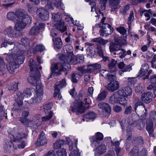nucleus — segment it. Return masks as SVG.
I'll use <instances>...</instances> for the list:
<instances>
[{"label": "nucleus", "mask_w": 156, "mask_h": 156, "mask_svg": "<svg viewBox=\"0 0 156 156\" xmlns=\"http://www.w3.org/2000/svg\"><path fill=\"white\" fill-rule=\"evenodd\" d=\"M11 51L12 54H9L6 59L8 62L7 69L9 72L12 73L14 72L16 65L21 64L23 63L24 60L23 55L26 53V51H20L18 48L17 46H15Z\"/></svg>", "instance_id": "obj_1"}, {"label": "nucleus", "mask_w": 156, "mask_h": 156, "mask_svg": "<svg viewBox=\"0 0 156 156\" xmlns=\"http://www.w3.org/2000/svg\"><path fill=\"white\" fill-rule=\"evenodd\" d=\"M35 62L33 59H31L30 61L29 66L31 75L27 79L29 83L34 85L37 82V80H39L40 77V72L38 70Z\"/></svg>", "instance_id": "obj_2"}, {"label": "nucleus", "mask_w": 156, "mask_h": 156, "mask_svg": "<svg viewBox=\"0 0 156 156\" xmlns=\"http://www.w3.org/2000/svg\"><path fill=\"white\" fill-rule=\"evenodd\" d=\"M37 82L36 83V88L34 93V96L30 99L27 101L28 103L31 104L38 103L41 101L43 98V85L39 80H37Z\"/></svg>", "instance_id": "obj_3"}, {"label": "nucleus", "mask_w": 156, "mask_h": 156, "mask_svg": "<svg viewBox=\"0 0 156 156\" xmlns=\"http://www.w3.org/2000/svg\"><path fill=\"white\" fill-rule=\"evenodd\" d=\"M59 58L62 60V63H65L64 69L69 70L71 69L70 64H76L79 62V59L75 56L73 54V55H69L66 56L65 55L62 54L59 57Z\"/></svg>", "instance_id": "obj_4"}, {"label": "nucleus", "mask_w": 156, "mask_h": 156, "mask_svg": "<svg viewBox=\"0 0 156 156\" xmlns=\"http://www.w3.org/2000/svg\"><path fill=\"white\" fill-rule=\"evenodd\" d=\"M31 21V18L27 15L26 12V16L17 19L15 24L16 30L17 31H21L25 28L27 24H30Z\"/></svg>", "instance_id": "obj_5"}, {"label": "nucleus", "mask_w": 156, "mask_h": 156, "mask_svg": "<svg viewBox=\"0 0 156 156\" xmlns=\"http://www.w3.org/2000/svg\"><path fill=\"white\" fill-rule=\"evenodd\" d=\"M91 147L94 148L96 147L94 149L96 156H99L106 152V148L104 144H99L98 141L93 140V138L91 139Z\"/></svg>", "instance_id": "obj_6"}, {"label": "nucleus", "mask_w": 156, "mask_h": 156, "mask_svg": "<svg viewBox=\"0 0 156 156\" xmlns=\"http://www.w3.org/2000/svg\"><path fill=\"white\" fill-rule=\"evenodd\" d=\"M109 101L112 104H119L123 106H125L127 104V100L124 98H122L119 94L118 91L113 94L110 97Z\"/></svg>", "instance_id": "obj_7"}, {"label": "nucleus", "mask_w": 156, "mask_h": 156, "mask_svg": "<svg viewBox=\"0 0 156 156\" xmlns=\"http://www.w3.org/2000/svg\"><path fill=\"white\" fill-rule=\"evenodd\" d=\"M27 135L22 132H19L17 129H13L10 132V137L14 142H19L26 138Z\"/></svg>", "instance_id": "obj_8"}, {"label": "nucleus", "mask_w": 156, "mask_h": 156, "mask_svg": "<svg viewBox=\"0 0 156 156\" xmlns=\"http://www.w3.org/2000/svg\"><path fill=\"white\" fill-rule=\"evenodd\" d=\"M82 96L81 94L79 95V100L76 99L73 107L72 111L77 114H82L85 110L84 107L83 105L82 101Z\"/></svg>", "instance_id": "obj_9"}, {"label": "nucleus", "mask_w": 156, "mask_h": 156, "mask_svg": "<svg viewBox=\"0 0 156 156\" xmlns=\"http://www.w3.org/2000/svg\"><path fill=\"white\" fill-rule=\"evenodd\" d=\"M26 15V12L23 9H20L16 11L15 12H9L7 15V18L13 21H16L17 19L20 17H23Z\"/></svg>", "instance_id": "obj_10"}, {"label": "nucleus", "mask_w": 156, "mask_h": 156, "mask_svg": "<svg viewBox=\"0 0 156 156\" xmlns=\"http://www.w3.org/2000/svg\"><path fill=\"white\" fill-rule=\"evenodd\" d=\"M101 65L97 63L94 64H90L87 66H83L79 67L78 70L84 73L93 72L96 69L100 68Z\"/></svg>", "instance_id": "obj_11"}, {"label": "nucleus", "mask_w": 156, "mask_h": 156, "mask_svg": "<svg viewBox=\"0 0 156 156\" xmlns=\"http://www.w3.org/2000/svg\"><path fill=\"white\" fill-rule=\"evenodd\" d=\"M114 29L109 24L105 23L103 25L100 30V34L101 36L106 37L112 33Z\"/></svg>", "instance_id": "obj_12"}, {"label": "nucleus", "mask_w": 156, "mask_h": 156, "mask_svg": "<svg viewBox=\"0 0 156 156\" xmlns=\"http://www.w3.org/2000/svg\"><path fill=\"white\" fill-rule=\"evenodd\" d=\"M62 60L61 63H52L51 67V69L52 73H55L58 75L60 74V72L63 71L64 69V64L63 65L62 64Z\"/></svg>", "instance_id": "obj_13"}, {"label": "nucleus", "mask_w": 156, "mask_h": 156, "mask_svg": "<svg viewBox=\"0 0 156 156\" xmlns=\"http://www.w3.org/2000/svg\"><path fill=\"white\" fill-rule=\"evenodd\" d=\"M119 94L122 98H129L132 94V90L129 87L121 88L118 90Z\"/></svg>", "instance_id": "obj_14"}, {"label": "nucleus", "mask_w": 156, "mask_h": 156, "mask_svg": "<svg viewBox=\"0 0 156 156\" xmlns=\"http://www.w3.org/2000/svg\"><path fill=\"white\" fill-rule=\"evenodd\" d=\"M127 122L129 125L126 127L127 130H128L130 128V126L136 127L140 130L142 129L144 126V124L141 121L138 120L134 121L131 119V120H127Z\"/></svg>", "instance_id": "obj_15"}, {"label": "nucleus", "mask_w": 156, "mask_h": 156, "mask_svg": "<svg viewBox=\"0 0 156 156\" xmlns=\"http://www.w3.org/2000/svg\"><path fill=\"white\" fill-rule=\"evenodd\" d=\"M41 117L38 115H33L30 117L29 119V121L30 123V126L36 128V126L40 124V120Z\"/></svg>", "instance_id": "obj_16"}, {"label": "nucleus", "mask_w": 156, "mask_h": 156, "mask_svg": "<svg viewBox=\"0 0 156 156\" xmlns=\"http://www.w3.org/2000/svg\"><path fill=\"white\" fill-rule=\"evenodd\" d=\"M113 80H110L111 81L107 85L108 90L112 92L118 90L119 87V82Z\"/></svg>", "instance_id": "obj_17"}, {"label": "nucleus", "mask_w": 156, "mask_h": 156, "mask_svg": "<svg viewBox=\"0 0 156 156\" xmlns=\"http://www.w3.org/2000/svg\"><path fill=\"white\" fill-rule=\"evenodd\" d=\"M4 148L5 151L9 153L13 152L15 149L11 141L7 140L5 141Z\"/></svg>", "instance_id": "obj_18"}, {"label": "nucleus", "mask_w": 156, "mask_h": 156, "mask_svg": "<svg viewBox=\"0 0 156 156\" xmlns=\"http://www.w3.org/2000/svg\"><path fill=\"white\" fill-rule=\"evenodd\" d=\"M99 108L104 111L106 114L107 117L109 116L111 112V108L110 105L107 103L102 102L98 105Z\"/></svg>", "instance_id": "obj_19"}, {"label": "nucleus", "mask_w": 156, "mask_h": 156, "mask_svg": "<svg viewBox=\"0 0 156 156\" xmlns=\"http://www.w3.org/2000/svg\"><path fill=\"white\" fill-rule=\"evenodd\" d=\"M131 153L133 156H147V151L145 149H143L139 152L137 147H134L132 150Z\"/></svg>", "instance_id": "obj_20"}, {"label": "nucleus", "mask_w": 156, "mask_h": 156, "mask_svg": "<svg viewBox=\"0 0 156 156\" xmlns=\"http://www.w3.org/2000/svg\"><path fill=\"white\" fill-rule=\"evenodd\" d=\"M47 142V140L45 136L44 133L43 132H42L37 139V142L35 144V146L36 147H38L43 145L46 144Z\"/></svg>", "instance_id": "obj_21"}, {"label": "nucleus", "mask_w": 156, "mask_h": 156, "mask_svg": "<svg viewBox=\"0 0 156 156\" xmlns=\"http://www.w3.org/2000/svg\"><path fill=\"white\" fill-rule=\"evenodd\" d=\"M31 92L29 89H27L24 91L22 92L21 91H18L17 92L16 94L18 97V98L16 99V100H18L19 101L23 99L25 97H27L28 98V96H30L31 95Z\"/></svg>", "instance_id": "obj_22"}, {"label": "nucleus", "mask_w": 156, "mask_h": 156, "mask_svg": "<svg viewBox=\"0 0 156 156\" xmlns=\"http://www.w3.org/2000/svg\"><path fill=\"white\" fill-rule=\"evenodd\" d=\"M37 12L40 17L43 20H48L49 17V12L43 8H39L37 9Z\"/></svg>", "instance_id": "obj_23"}, {"label": "nucleus", "mask_w": 156, "mask_h": 156, "mask_svg": "<svg viewBox=\"0 0 156 156\" xmlns=\"http://www.w3.org/2000/svg\"><path fill=\"white\" fill-rule=\"evenodd\" d=\"M152 93L150 92L145 93L141 95V99L143 102L148 103L152 101Z\"/></svg>", "instance_id": "obj_24"}, {"label": "nucleus", "mask_w": 156, "mask_h": 156, "mask_svg": "<svg viewBox=\"0 0 156 156\" xmlns=\"http://www.w3.org/2000/svg\"><path fill=\"white\" fill-rule=\"evenodd\" d=\"M100 73L102 76L109 80L115 79L116 78L115 75L112 74L111 72L106 70L102 69L100 71Z\"/></svg>", "instance_id": "obj_25"}, {"label": "nucleus", "mask_w": 156, "mask_h": 156, "mask_svg": "<svg viewBox=\"0 0 156 156\" xmlns=\"http://www.w3.org/2000/svg\"><path fill=\"white\" fill-rule=\"evenodd\" d=\"M54 24L55 28L61 32L65 31L67 29V27L64 25V23L62 20L54 23Z\"/></svg>", "instance_id": "obj_26"}, {"label": "nucleus", "mask_w": 156, "mask_h": 156, "mask_svg": "<svg viewBox=\"0 0 156 156\" xmlns=\"http://www.w3.org/2000/svg\"><path fill=\"white\" fill-rule=\"evenodd\" d=\"M4 34L11 37H14L16 36V33L14 28L11 27L7 28L4 30Z\"/></svg>", "instance_id": "obj_27"}, {"label": "nucleus", "mask_w": 156, "mask_h": 156, "mask_svg": "<svg viewBox=\"0 0 156 156\" xmlns=\"http://www.w3.org/2000/svg\"><path fill=\"white\" fill-rule=\"evenodd\" d=\"M41 3L44 5L45 9L48 10H52L54 9L52 0H41Z\"/></svg>", "instance_id": "obj_28"}, {"label": "nucleus", "mask_w": 156, "mask_h": 156, "mask_svg": "<svg viewBox=\"0 0 156 156\" xmlns=\"http://www.w3.org/2000/svg\"><path fill=\"white\" fill-rule=\"evenodd\" d=\"M149 69V67L147 64H143L139 73V76H145L147 73Z\"/></svg>", "instance_id": "obj_29"}, {"label": "nucleus", "mask_w": 156, "mask_h": 156, "mask_svg": "<svg viewBox=\"0 0 156 156\" xmlns=\"http://www.w3.org/2000/svg\"><path fill=\"white\" fill-rule=\"evenodd\" d=\"M53 41L54 42V48L56 50L60 49L62 46V43L60 38H53Z\"/></svg>", "instance_id": "obj_30"}, {"label": "nucleus", "mask_w": 156, "mask_h": 156, "mask_svg": "<svg viewBox=\"0 0 156 156\" xmlns=\"http://www.w3.org/2000/svg\"><path fill=\"white\" fill-rule=\"evenodd\" d=\"M119 2V0H109V5L112 10L118 9Z\"/></svg>", "instance_id": "obj_31"}, {"label": "nucleus", "mask_w": 156, "mask_h": 156, "mask_svg": "<svg viewBox=\"0 0 156 156\" xmlns=\"http://www.w3.org/2000/svg\"><path fill=\"white\" fill-rule=\"evenodd\" d=\"M53 6L54 5L57 8L63 10L65 7L63 4L61 0H52Z\"/></svg>", "instance_id": "obj_32"}, {"label": "nucleus", "mask_w": 156, "mask_h": 156, "mask_svg": "<svg viewBox=\"0 0 156 156\" xmlns=\"http://www.w3.org/2000/svg\"><path fill=\"white\" fill-rule=\"evenodd\" d=\"M64 49H65L66 52L65 53H66V56L69 55H73V48L72 46L70 45H66L64 47Z\"/></svg>", "instance_id": "obj_33"}, {"label": "nucleus", "mask_w": 156, "mask_h": 156, "mask_svg": "<svg viewBox=\"0 0 156 156\" xmlns=\"http://www.w3.org/2000/svg\"><path fill=\"white\" fill-rule=\"evenodd\" d=\"M121 47L116 44L111 43L109 46V50L111 52H117V51L119 50Z\"/></svg>", "instance_id": "obj_34"}, {"label": "nucleus", "mask_w": 156, "mask_h": 156, "mask_svg": "<svg viewBox=\"0 0 156 156\" xmlns=\"http://www.w3.org/2000/svg\"><path fill=\"white\" fill-rule=\"evenodd\" d=\"M116 64V61L113 59H112L109 62L108 64V67L112 71L115 72L117 71V69L115 68Z\"/></svg>", "instance_id": "obj_35"}, {"label": "nucleus", "mask_w": 156, "mask_h": 156, "mask_svg": "<svg viewBox=\"0 0 156 156\" xmlns=\"http://www.w3.org/2000/svg\"><path fill=\"white\" fill-rule=\"evenodd\" d=\"M126 53V51L124 49H121V47H120L119 50L117 51V52H114L113 54L114 55H117V56L122 58L125 56Z\"/></svg>", "instance_id": "obj_36"}, {"label": "nucleus", "mask_w": 156, "mask_h": 156, "mask_svg": "<svg viewBox=\"0 0 156 156\" xmlns=\"http://www.w3.org/2000/svg\"><path fill=\"white\" fill-rule=\"evenodd\" d=\"M105 139L106 140L108 141L109 142H111L112 145L115 147L114 149L119 147V145L120 143L119 141H115L114 140H111V138L110 137H108L105 138Z\"/></svg>", "instance_id": "obj_37"}, {"label": "nucleus", "mask_w": 156, "mask_h": 156, "mask_svg": "<svg viewBox=\"0 0 156 156\" xmlns=\"http://www.w3.org/2000/svg\"><path fill=\"white\" fill-rule=\"evenodd\" d=\"M96 0H85V1H86L87 2H89V4L91 5V11L93 12L95 11V12L96 13H97V11H98V9H97V8L96 7V4L95 3V2L96 1Z\"/></svg>", "instance_id": "obj_38"}, {"label": "nucleus", "mask_w": 156, "mask_h": 156, "mask_svg": "<svg viewBox=\"0 0 156 156\" xmlns=\"http://www.w3.org/2000/svg\"><path fill=\"white\" fill-rule=\"evenodd\" d=\"M96 117V115L95 113L93 112H90L84 115L82 120L83 121H85V119H92L95 118Z\"/></svg>", "instance_id": "obj_39"}, {"label": "nucleus", "mask_w": 156, "mask_h": 156, "mask_svg": "<svg viewBox=\"0 0 156 156\" xmlns=\"http://www.w3.org/2000/svg\"><path fill=\"white\" fill-rule=\"evenodd\" d=\"M16 103L14 104V107L12 109L13 111L20 110L23 104V101L21 100L19 101L18 99V100H16Z\"/></svg>", "instance_id": "obj_40"}, {"label": "nucleus", "mask_w": 156, "mask_h": 156, "mask_svg": "<svg viewBox=\"0 0 156 156\" xmlns=\"http://www.w3.org/2000/svg\"><path fill=\"white\" fill-rule=\"evenodd\" d=\"M150 55L152 56V54L150 53L148 55H147V58L148 61L150 62L151 64V66L152 67L154 68V63L156 61V55H154L152 56V59H150L151 58Z\"/></svg>", "instance_id": "obj_41"}, {"label": "nucleus", "mask_w": 156, "mask_h": 156, "mask_svg": "<svg viewBox=\"0 0 156 156\" xmlns=\"http://www.w3.org/2000/svg\"><path fill=\"white\" fill-rule=\"evenodd\" d=\"M52 106V104L49 103L45 105L44 107V110L45 114H49L50 112H52L51 111V109Z\"/></svg>", "instance_id": "obj_42"}, {"label": "nucleus", "mask_w": 156, "mask_h": 156, "mask_svg": "<svg viewBox=\"0 0 156 156\" xmlns=\"http://www.w3.org/2000/svg\"><path fill=\"white\" fill-rule=\"evenodd\" d=\"M66 80L64 79H63L61 81H60L59 83L57 82L55 86V89L56 87L57 89H60L62 88L63 87L66 86Z\"/></svg>", "instance_id": "obj_43"}, {"label": "nucleus", "mask_w": 156, "mask_h": 156, "mask_svg": "<svg viewBox=\"0 0 156 156\" xmlns=\"http://www.w3.org/2000/svg\"><path fill=\"white\" fill-rule=\"evenodd\" d=\"M55 156H66V150L64 148H60L56 152Z\"/></svg>", "instance_id": "obj_44"}, {"label": "nucleus", "mask_w": 156, "mask_h": 156, "mask_svg": "<svg viewBox=\"0 0 156 156\" xmlns=\"http://www.w3.org/2000/svg\"><path fill=\"white\" fill-rule=\"evenodd\" d=\"M93 41L103 45L105 44L108 42L107 40H104L101 37L94 38L93 40Z\"/></svg>", "instance_id": "obj_45"}, {"label": "nucleus", "mask_w": 156, "mask_h": 156, "mask_svg": "<svg viewBox=\"0 0 156 156\" xmlns=\"http://www.w3.org/2000/svg\"><path fill=\"white\" fill-rule=\"evenodd\" d=\"M153 124L152 121L150 120H147V130L149 133L152 132L153 130Z\"/></svg>", "instance_id": "obj_46"}, {"label": "nucleus", "mask_w": 156, "mask_h": 156, "mask_svg": "<svg viewBox=\"0 0 156 156\" xmlns=\"http://www.w3.org/2000/svg\"><path fill=\"white\" fill-rule=\"evenodd\" d=\"M62 16H60L58 13L57 14L53 13L52 14V18L53 21H54V23H55L59 20H61Z\"/></svg>", "instance_id": "obj_47"}, {"label": "nucleus", "mask_w": 156, "mask_h": 156, "mask_svg": "<svg viewBox=\"0 0 156 156\" xmlns=\"http://www.w3.org/2000/svg\"><path fill=\"white\" fill-rule=\"evenodd\" d=\"M18 82H15L9 86L8 88L10 90L16 91L18 89Z\"/></svg>", "instance_id": "obj_48"}, {"label": "nucleus", "mask_w": 156, "mask_h": 156, "mask_svg": "<svg viewBox=\"0 0 156 156\" xmlns=\"http://www.w3.org/2000/svg\"><path fill=\"white\" fill-rule=\"evenodd\" d=\"M104 136L103 134L99 132H98L97 133L95 134V138L96 140H95L94 139L93 137H92L90 139V140H91V139L93 138V140H96L98 141V140H101L103 139Z\"/></svg>", "instance_id": "obj_49"}, {"label": "nucleus", "mask_w": 156, "mask_h": 156, "mask_svg": "<svg viewBox=\"0 0 156 156\" xmlns=\"http://www.w3.org/2000/svg\"><path fill=\"white\" fill-rule=\"evenodd\" d=\"M64 141L63 140H59L57 141L54 144V148L57 149L61 147V146L63 145Z\"/></svg>", "instance_id": "obj_50"}, {"label": "nucleus", "mask_w": 156, "mask_h": 156, "mask_svg": "<svg viewBox=\"0 0 156 156\" xmlns=\"http://www.w3.org/2000/svg\"><path fill=\"white\" fill-rule=\"evenodd\" d=\"M106 97V93L105 91H103L98 94L97 100L98 101H101L105 99Z\"/></svg>", "instance_id": "obj_51"}, {"label": "nucleus", "mask_w": 156, "mask_h": 156, "mask_svg": "<svg viewBox=\"0 0 156 156\" xmlns=\"http://www.w3.org/2000/svg\"><path fill=\"white\" fill-rule=\"evenodd\" d=\"M6 66L3 60L0 58V71H3L6 69Z\"/></svg>", "instance_id": "obj_52"}, {"label": "nucleus", "mask_w": 156, "mask_h": 156, "mask_svg": "<svg viewBox=\"0 0 156 156\" xmlns=\"http://www.w3.org/2000/svg\"><path fill=\"white\" fill-rule=\"evenodd\" d=\"M39 29L36 27L32 28L30 31L29 34L31 35H34L38 34L39 33Z\"/></svg>", "instance_id": "obj_53"}, {"label": "nucleus", "mask_w": 156, "mask_h": 156, "mask_svg": "<svg viewBox=\"0 0 156 156\" xmlns=\"http://www.w3.org/2000/svg\"><path fill=\"white\" fill-rule=\"evenodd\" d=\"M131 66L129 65L128 66L124 68L123 70H120L119 72V74L122 76V75L123 74V73L125 72H129L132 70Z\"/></svg>", "instance_id": "obj_54"}, {"label": "nucleus", "mask_w": 156, "mask_h": 156, "mask_svg": "<svg viewBox=\"0 0 156 156\" xmlns=\"http://www.w3.org/2000/svg\"><path fill=\"white\" fill-rule=\"evenodd\" d=\"M46 115V116L41 118V120L42 121L45 122L50 120L52 116L53 113L50 112L49 114H47Z\"/></svg>", "instance_id": "obj_55"}, {"label": "nucleus", "mask_w": 156, "mask_h": 156, "mask_svg": "<svg viewBox=\"0 0 156 156\" xmlns=\"http://www.w3.org/2000/svg\"><path fill=\"white\" fill-rule=\"evenodd\" d=\"M143 12L144 13V15L147 18L146 19L147 21L149 20L150 18V16L152 14V12L151 9L149 10H145Z\"/></svg>", "instance_id": "obj_56"}, {"label": "nucleus", "mask_w": 156, "mask_h": 156, "mask_svg": "<svg viewBox=\"0 0 156 156\" xmlns=\"http://www.w3.org/2000/svg\"><path fill=\"white\" fill-rule=\"evenodd\" d=\"M20 121L22 123L25 125H28L30 126V123L29 121V119H27L25 118L21 117L20 119Z\"/></svg>", "instance_id": "obj_57"}, {"label": "nucleus", "mask_w": 156, "mask_h": 156, "mask_svg": "<svg viewBox=\"0 0 156 156\" xmlns=\"http://www.w3.org/2000/svg\"><path fill=\"white\" fill-rule=\"evenodd\" d=\"M116 30L119 32L122 35H124L126 32V29L122 27H117L116 28Z\"/></svg>", "instance_id": "obj_58"}, {"label": "nucleus", "mask_w": 156, "mask_h": 156, "mask_svg": "<svg viewBox=\"0 0 156 156\" xmlns=\"http://www.w3.org/2000/svg\"><path fill=\"white\" fill-rule=\"evenodd\" d=\"M107 0H101L100 4L101 5V9L102 10H105L106 9V4Z\"/></svg>", "instance_id": "obj_59"}, {"label": "nucleus", "mask_w": 156, "mask_h": 156, "mask_svg": "<svg viewBox=\"0 0 156 156\" xmlns=\"http://www.w3.org/2000/svg\"><path fill=\"white\" fill-rule=\"evenodd\" d=\"M0 114L2 116H4L5 115V118L7 119V113L6 111L4 109V106L1 105L0 106Z\"/></svg>", "instance_id": "obj_60"}, {"label": "nucleus", "mask_w": 156, "mask_h": 156, "mask_svg": "<svg viewBox=\"0 0 156 156\" xmlns=\"http://www.w3.org/2000/svg\"><path fill=\"white\" fill-rule=\"evenodd\" d=\"M97 50L99 56L101 57H102L103 55L104 51L102 49L101 46L100 45L97 46Z\"/></svg>", "instance_id": "obj_61"}, {"label": "nucleus", "mask_w": 156, "mask_h": 156, "mask_svg": "<svg viewBox=\"0 0 156 156\" xmlns=\"http://www.w3.org/2000/svg\"><path fill=\"white\" fill-rule=\"evenodd\" d=\"M66 140L67 143H68L69 145V151H71L73 149V143L70 140V139L69 137H66Z\"/></svg>", "instance_id": "obj_62"}, {"label": "nucleus", "mask_w": 156, "mask_h": 156, "mask_svg": "<svg viewBox=\"0 0 156 156\" xmlns=\"http://www.w3.org/2000/svg\"><path fill=\"white\" fill-rule=\"evenodd\" d=\"M16 142L18 143V147L19 149L23 148L26 145L25 142L24 140H21L19 142Z\"/></svg>", "instance_id": "obj_63"}, {"label": "nucleus", "mask_w": 156, "mask_h": 156, "mask_svg": "<svg viewBox=\"0 0 156 156\" xmlns=\"http://www.w3.org/2000/svg\"><path fill=\"white\" fill-rule=\"evenodd\" d=\"M134 19V14L133 11H131L128 18V24H130Z\"/></svg>", "instance_id": "obj_64"}]
</instances>
